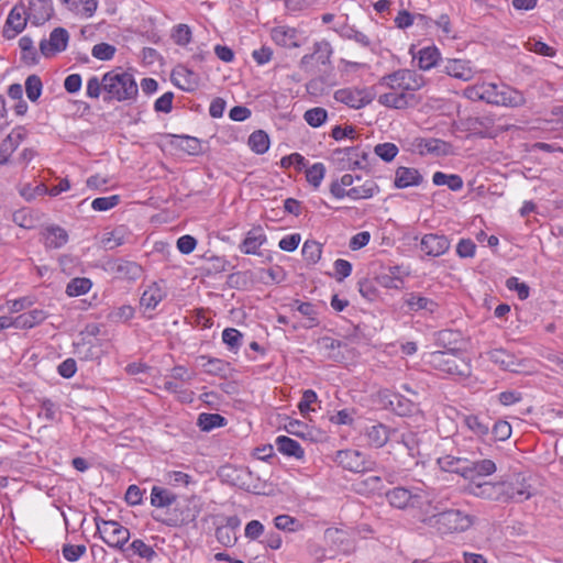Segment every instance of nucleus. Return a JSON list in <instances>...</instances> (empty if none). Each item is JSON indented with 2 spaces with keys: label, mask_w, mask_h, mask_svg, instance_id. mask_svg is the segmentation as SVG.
Here are the masks:
<instances>
[{
  "label": "nucleus",
  "mask_w": 563,
  "mask_h": 563,
  "mask_svg": "<svg viewBox=\"0 0 563 563\" xmlns=\"http://www.w3.org/2000/svg\"><path fill=\"white\" fill-rule=\"evenodd\" d=\"M424 79L411 69H398L380 78L377 87L384 91L378 103L391 109H406L415 102V91L422 88Z\"/></svg>",
  "instance_id": "obj_1"
},
{
  "label": "nucleus",
  "mask_w": 563,
  "mask_h": 563,
  "mask_svg": "<svg viewBox=\"0 0 563 563\" xmlns=\"http://www.w3.org/2000/svg\"><path fill=\"white\" fill-rule=\"evenodd\" d=\"M475 520L474 516L460 509H442L434 497L431 506L421 507L420 522L441 536L465 532Z\"/></svg>",
  "instance_id": "obj_2"
},
{
  "label": "nucleus",
  "mask_w": 563,
  "mask_h": 563,
  "mask_svg": "<svg viewBox=\"0 0 563 563\" xmlns=\"http://www.w3.org/2000/svg\"><path fill=\"white\" fill-rule=\"evenodd\" d=\"M103 100L107 102H125L136 99L139 88L132 74L114 68L103 75Z\"/></svg>",
  "instance_id": "obj_3"
},
{
  "label": "nucleus",
  "mask_w": 563,
  "mask_h": 563,
  "mask_svg": "<svg viewBox=\"0 0 563 563\" xmlns=\"http://www.w3.org/2000/svg\"><path fill=\"white\" fill-rule=\"evenodd\" d=\"M201 511L199 499L196 496L176 498L175 504L166 509L161 521L167 527H183L194 522Z\"/></svg>",
  "instance_id": "obj_4"
},
{
  "label": "nucleus",
  "mask_w": 563,
  "mask_h": 563,
  "mask_svg": "<svg viewBox=\"0 0 563 563\" xmlns=\"http://www.w3.org/2000/svg\"><path fill=\"white\" fill-rule=\"evenodd\" d=\"M386 499L391 507L398 509L417 508L420 519L421 507L431 506L433 494L421 488L409 490L405 487H395L386 493Z\"/></svg>",
  "instance_id": "obj_5"
},
{
  "label": "nucleus",
  "mask_w": 563,
  "mask_h": 563,
  "mask_svg": "<svg viewBox=\"0 0 563 563\" xmlns=\"http://www.w3.org/2000/svg\"><path fill=\"white\" fill-rule=\"evenodd\" d=\"M430 365L450 375L467 376L470 364L453 350L435 351L429 355Z\"/></svg>",
  "instance_id": "obj_6"
},
{
  "label": "nucleus",
  "mask_w": 563,
  "mask_h": 563,
  "mask_svg": "<svg viewBox=\"0 0 563 563\" xmlns=\"http://www.w3.org/2000/svg\"><path fill=\"white\" fill-rule=\"evenodd\" d=\"M97 532L100 538L111 548L123 550L130 539V530L114 520L96 519Z\"/></svg>",
  "instance_id": "obj_7"
},
{
  "label": "nucleus",
  "mask_w": 563,
  "mask_h": 563,
  "mask_svg": "<svg viewBox=\"0 0 563 563\" xmlns=\"http://www.w3.org/2000/svg\"><path fill=\"white\" fill-rule=\"evenodd\" d=\"M332 47L329 42L321 41L314 44L313 53L305 55L300 60V67L306 73L317 75L323 71L322 67L330 64Z\"/></svg>",
  "instance_id": "obj_8"
},
{
  "label": "nucleus",
  "mask_w": 563,
  "mask_h": 563,
  "mask_svg": "<svg viewBox=\"0 0 563 563\" xmlns=\"http://www.w3.org/2000/svg\"><path fill=\"white\" fill-rule=\"evenodd\" d=\"M334 156H336V159L340 162L342 169H366L369 165L368 152L360 146L335 150Z\"/></svg>",
  "instance_id": "obj_9"
},
{
  "label": "nucleus",
  "mask_w": 563,
  "mask_h": 563,
  "mask_svg": "<svg viewBox=\"0 0 563 563\" xmlns=\"http://www.w3.org/2000/svg\"><path fill=\"white\" fill-rule=\"evenodd\" d=\"M69 41V34L64 27L54 29L48 40H42L40 43V51L43 56L52 57L57 53L66 49Z\"/></svg>",
  "instance_id": "obj_10"
},
{
  "label": "nucleus",
  "mask_w": 563,
  "mask_h": 563,
  "mask_svg": "<svg viewBox=\"0 0 563 563\" xmlns=\"http://www.w3.org/2000/svg\"><path fill=\"white\" fill-rule=\"evenodd\" d=\"M334 461L350 472L362 473L369 470L364 455L356 450H340L336 452Z\"/></svg>",
  "instance_id": "obj_11"
},
{
  "label": "nucleus",
  "mask_w": 563,
  "mask_h": 563,
  "mask_svg": "<svg viewBox=\"0 0 563 563\" xmlns=\"http://www.w3.org/2000/svg\"><path fill=\"white\" fill-rule=\"evenodd\" d=\"M334 99L353 109H361L371 102L368 93L357 88L339 89L334 92Z\"/></svg>",
  "instance_id": "obj_12"
},
{
  "label": "nucleus",
  "mask_w": 563,
  "mask_h": 563,
  "mask_svg": "<svg viewBox=\"0 0 563 563\" xmlns=\"http://www.w3.org/2000/svg\"><path fill=\"white\" fill-rule=\"evenodd\" d=\"M108 269L121 279H136L142 275V267L139 264L125 260L109 262Z\"/></svg>",
  "instance_id": "obj_13"
},
{
  "label": "nucleus",
  "mask_w": 563,
  "mask_h": 563,
  "mask_svg": "<svg viewBox=\"0 0 563 563\" xmlns=\"http://www.w3.org/2000/svg\"><path fill=\"white\" fill-rule=\"evenodd\" d=\"M420 247L427 255L437 257L450 249V241L444 235L430 233L421 239Z\"/></svg>",
  "instance_id": "obj_14"
},
{
  "label": "nucleus",
  "mask_w": 563,
  "mask_h": 563,
  "mask_svg": "<svg viewBox=\"0 0 563 563\" xmlns=\"http://www.w3.org/2000/svg\"><path fill=\"white\" fill-rule=\"evenodd\" d=\"M173 82L185 91H194L199 87L200 77L185 66H177L172 73Z\"/></svg>",
  "instance_id": "obj_15"
},
{
  "label": "nucleus",
  "mask_w": 563,
  "mask_h": 563,
  "mask_svg": "<svg viewBox=\"0 0 563 563\" xmlns=\"http://www.w3.org/2000/svg\"><path fill=\"white\" fill-rule=\"evenodd\" d=\"M405 303L410 312L434 313L439 305L433 299L423 296L420 292H409L405 296Z\"/></svg>",
  "instance_id": "obj_16"
},
{
  "label": "nucleus",
  "mask_w": 563,
  "mask_h": 563,
  "mask_svg": "<svg viewBox=\"0 0 563 563\" xmlns=\"http://www.w3.org/2000/svg\"><path fill=\"white\" fill-rule=\"evenodd\" d=\"M197 362L203 368L205 373L209 375L220 376L224 378L228 377L229 374L231 373L230 363L217 357L200 355L197 357Z\"/></svg>",
  "instance_id": "obj_17"
},
{
  "label": "nucleus",
  "mask_w": 563,
  "mask_h": 563,
  "mask_svg": "<svg viewBox=\"0 0 563 563\" xmlns=\"http://www.w3.org/2000/svg\"><path fill=\"white\" fill-rule=\"evenodd\" d=\"M497 467L494 461L484 459L479 461H473L463 465V477L473 479L476 476H488L496 472Z\"/></svg>",
  "instance_id": "obj_18"
},
{
  "label": "nucleus",
  "mask_w": 563,
  "mask_h": 563,
  "mask_svg": "<svg viewBox=\"0 0 563 563\" xmlns=\"http://www.w3.org/2000/svg\"><path fill=\"white\" fill-rule=\"evenodd\" d=\"M379 192V186L372 179H366L361 185H355L341 192L336 190V194L345 196L352 200L371 199Z\"/></svg>",
  "instance_id": "obj_19"
},
{
  "label": "nucleus",
  "mask_w": 563,
  "mask_h": 563,
  "mask_svg": "<svg viewBox=\"0 0 563 563\" xmlns=\"http://www.w3.org/2000/svg\"><path fill=\"white\" fill-rule=\"evenodd\" d=\"M23 13H24L23 5H15L10 11L7 22H5V27L3 31V34L5 37L12 38L18 33H21L24 30V27L26 25V19L23 18Z\"/></svg>",
  "instance_id": "obj_20"
},
{
  "label": "nucleus",
  "mask_w": 563,
  "mask_h": 563,
  "mask_svg": "<svg viewBox=\"0 0 563 563\" xmlns=\"http://www.w3.org/2000/svg\"><path fill=\"white\" fill-rule=\"evenodd\" d=\"M444 71L454 78L468 81L474 75L475 70L472 68L468 60L463 59H449L444 66Z\"/></svg>",
  "instance_id": "obj_21"
},
{
  "label": "nucleus",
  "mask_w": 563,
  "mask_h": 563,
  "mask_svg": "<svg viewBox=\"0 0 563 563\" xmlns=\"http://www.w3.org/2000/svg\"><path fill=\"white\" fill-rule=\"evenodd\" d=\"M423 180L422 175L416 168L400 166L396 169L394 185L397 188L419 186Z\"/></svg>",
  "instance_id": "obj_22"
},
{
  "label": "nucleus",
  "mask_w": 563,
  "mask_h": 563,
  "mask_svg": "<svg viewBox=\"0 0 563 563\" xmlns=\"http://www.w3.org/2000/svg\"><path fill=\"white\" fill-rule=\"evenodd\" d=\"M267 238L262 228L250 230L240 245V250L244 254H260V247L266 242Z\"/></svg>",
  "instance_id": "obj_23"
},
{
  "label": "nucleus",
  "mask_w": 563,
  "mask_h": 563,
  "mask_svg": "<svg viewBox=\"0 0 563 563\" xmlns=\"http://www.w3.org/2000/svg\"><path fill=\"white\" fill-rule=\"evenodd\" d=\"M364 438L368 445L382 448L389 439V431L383 423H374L365 428Z\"/></svg>",
  "instance_id": "obj_24"
},
{
  "label": "nucleus",
  "mask_w": 563,
  "mask_h": 563,
  "mask_svg": "<svg viewBox=\"0 0 563 563\" xmlns=\"http://www.w3.org/2000/svg\"><path fill=\"white\" fill-rule=\"evenodd\" d=\"M272 40L283 47H297V32L288 26H276L271 32Z\"/></svg>",
  "instance_id": "obj_25"
},
{
  "label": "nucleus",
  "mask_w": 563,
  "mask_h": 563,
  "mask_svg": "<svg viewBox=\"0 0 563 563\" xmlns=\"http://www.w3.org/2000/svg\"><path fill=\"white\" fill-rule=\"evenodd\" d=\"M70 11L81 18L93 16L98 9V0H60Z\"/></svg>",
  "instance_id": "obj_26"
},
{
  "label": "nucleus",
  "mask_w": 563,
  "mask_h": 563,
  "mask_svg": "<svg viewBox=\"0 0 563 563\" xmlns=\"http://www.w3.org/2000/svg\"><path fill=\"white\" fill-rule=\"evenodd\" d=\"M504 483H484L472 488L476 497L503 501Z\"/></svg>",
  "instance_id": "obj_27"
},
{
  "label": "nucleus",
  "mask_w": 563,
  "mask_h": 563,
  "mask_svg": "<svg viewBox=\"0 0 563 563\" xmlns=\"http://www.w3.org/2000/svg\"><path fill=\"white\" fill-rule=\"evenodd\" d=\"M275 444L277 450L287 455V456H294L296 459H302L305 455L303 449L300 446V444L286 435H279L275 440Z\"/></svg>",
  "instance_id": "obj_28"
},
{
  "label": "nucleus",
  "mask_w": 563,
  "mask_h": 563,
  "mask_svg": "<svg viewBox=\"0 0 563 563\" xmlns=\"http://www.w3.org/2000/svg\"><path fill=\"white\" fill-rule=\"evenodd\" d=\"M122 553L125 558H130L133 555H137L142 559H146L147 561L153 560L156 556V552L150 545H147L143 540L135 539L132 543L125 548L123 547Z\"/></svg>",
  "instance_id": "obj_29"
},
{
  "label": "nucleus",
  "mask_w": 563,
  "mask_h": 563,
  "mask_svg": "<svg viewBox=\"0 0 563 563\" xmlns=\"http://www.w3.org/2000/svg\"><path fill=\"white\" fill-rule=\"evenodd\" d=\"M47 318V313L42 309H34L26 313L15 317L16 329H31L42 323Z\"/></svg>",
  "instance_id": "obj_30"
},
{
  "label": "nucleus",
  "mask_w": 563,
  "mask_h": 563,
  "mask_svg": "<svg viewBox=\"0 0 563 563\" xmlns=\"http://www.w3.org/2000/svg\"><path fill=\"white\" fill-rule=\"evenodd\" d=\"M176 498L177 496L166 488L159 486L152 488L151 504L154 507L168 509L175 504Z\"/></svg>",
  "instance_id": "obj_31"
},
{
  "label": "nucleus",
  "mask_w": 563,
  "mask_h": 563,
  "mask_svg": "<svg viewBox=\"0 0 563 563\" xmlns=\"http://www.w3.org/2000/svg\"><path fill=\"white\" fill-rule=\"evenodd\" d=\"M44 240L47 247L59 249L67 243L68 234L60 227H51L46 229Z\"/></svg>",
  "instance_id": "obj_32"
},
{
  "label": "nucleus",
  "mask_w": 563,
  "mask_h": 563,
  "mask_svg": "<svg viewBox=\"0 0 563 563\" xmlns=\"http://www.w3.org/2000/svg\"><path fill=\"white\" fill-rule=\"evenodd\" d=\"M163 297L164 294L162 289L156 284H153L148 286L142 294L140 299L141 307L146 310H153L162 301Z\"/></svg>",
  "instance_id": "obj_33"
},
{
  "label": "nucleus",
  "mask_w": 563,
  "mask_h": 563,
  "mask_svg": "<svg viewBox=\"0 0 563 563\" xmlns=\"http://www.w3.org/2000/svg\"><path fill=\"white\" fill-rule=\"evenodd\" d=\"M489 360L505 371L516 372V358L512 354L503 349H495L488 352Z\"/></svg>",
  "instance_id": "obj_34"
},
{
  "label": "nucleus",
  "mask_w": 563,
  "mask_h": 563,
  "mask_svg": "<svg viewBox=\"0 0 563 563\" xmlns=\"http://www.w3.org/2000/svg\"><path fill=\"white\" fill-rule=\"evenodd\" d=\"M19 47L21 49V60L25 65L33 66L38 63L37 52L30 36H22L19 40Z\"/></svg>",
  "instance_id": "obj_35"
},
{
  "label": "nucleus",
  "mask_w": 563,
  "mask_h": 563,
  "mask_svg": "<svg viewBox=\"0 0 563 563\" xmlns=\"http://www.w3.org/2000/svg\"><path fill=\"white\" fill-rule=\"evenodd\" d=\"M529 488H530V486H526V485H522L519 488H515V486L512 484L504 483L503 501H507V500L522 501V500L529 499L532 496Z\"/></svg>",
  "instance_id": "obj_36"
},
{
  "label": "nucleus",
  "mask_w": 563,
  "mask_h": 563,
  "mask_svg": "<svg viewBox=\"0 0 563 563\" xmlns=\"http://www.w3.org/2000/svg\"><path fill=\"white\" fill-rule=\"evenodd\" d=\"M362 178L360 176H353L351 174H344L340 179L333 180L330 185V192L336 199L345 198V196H341L336 194V190L341 192H346V190L354 186L355 181H361Z\"/></svg>",
  "instance_id": "obj_37"
},
{
  "label": "nucleus",
  "mask_w": 563,
  "mask_h": 563,
  "mask_svg": "<svg viewBox=\"0 0 563 563\" xmlns=\"http://www.w3.org/2000/svg\"><path fill=\"white\" fill-rule=\"evenodd\" d=\"M525 103L526 98L522 92L509 87H504L500 90L499 104L506 107H521Z\"/></svg>",
  "instance_id": "obj_38"
},
{
  "label": "nucleus",
  "mask_w": 563,
  "mask_h": 563,
  "mask_svg": "<svg viewBox=\"0 0 563 563\" xmlns=\"http://www.w3.org/2000/svg\"><path fill=\"white\" fill-rule=\"evenodd\" d=\"M393 411L399 416H409L417 410L416 405L400 395H394L389 400Z\"/></svg>",
  "instance_id": "obj_39"
},
{
  "label": "nucleus",
  "mask_w": 563,
  "mask_h": 563,
  "mask_svg": "<svg viewBox=\"0 0 563 563\" xmlns=\"http://www.w3.org/2000/svg\"><path fill=\"white\" fill-rule=\"evenodd\" d=\"M440 53L435 47H424L420 49L418 65L420 69L428 70L437 65Z\"/></svg>",
  "instance_id": "obj_40"
},
{
  "label": "nucleus",
  "mask_w": 563,
  "mask_h": 563,
  "mask_svg": "<svg viewBox=\"0 0 563 563\" xmlns=\"http://www.w3.org/2000/svg\"><path fill=\"white\" fill-rule=\"evenodd\" d=\"M464 424L471 430L475 435L483 438L489 432V424L482 420L478 416L468 415L464 417Z\"/></svg>",
  "instance_id": "obj_41"
},
{
  "label": "nucleus",
  "mask_w": 563,
  "mask_h": 563,
  "mask_svg": "<svg viewBox=\"0 0 563 563\" xmlns=\"http://www.w3.org/2000/svg\"><path fill=\"white\" fill-rule=\"evenodd\" d=\"M249 145L257 154H264L269 147L268 135L262 131L253 132L249 137Z\"/></svg>",
  "instance_id": "obj_42"
},
{
  "label": "nucleus",
  "mask_w": 563,
  "mask_h": 563,
  "mask_svg": "<svg viewBox=\"0 0 563 563\" xmlns=\"http://www.w3.org/2000/svg\"><path fill=\"white\" fill-rule=\"evenodd\" d=\"M91 285L92 284L88 278H74L68 283L66 287V294L70 297L85 295L90 290Z\"/></svg>",
  "instance_id": "obj_43"
},
{
  "label": "nucleus",
  "mask_w": 563,
  "mask_h": 563,
  "mask_svg": "<svg viewBox=\"0 0 563 563\" xmlns=\"http://www.w3.org/2000/svg\"><path fill=\"white\" fill-rule=\"evenodd\" d=\"M525 48L529 52H533L541 56L553 57L556 54V49L537 38H529L525 43Z\"/></svg>",
  "instance_id": "obj_44"
},
{
  "label": "nucleus",
  "mask_w": 563,
  "mask_h": 563,
  "mask_svg": "<svg viewBox=\"0 0 563 563\" xmlns=\"http://www.w3.org/2000/svg\"><path fill=\"white\" fill-rule=\"evenodd\" d=\"M225 419L218 413H201L198 417V426L202 431H210L213 428L224 424Z\"/></svg>",
  "instance_id": "obj_45"
},
{
  "label": "nucleus",
  "mask_w": 563,
  "mask_h": 563,
  "mask_svg": "<svg viewBox=\"0 0 563 563\" xmlns=\"http://www.w3.org/2000/svg\"><path fill=\"white\" fill-rule=\"evenodd\" d=\"M439 465L446 472L459 473L463 476V465L467 463V460L446 455L438 460Z\"/></svg>",
  "instance_id": "obj_46"
},
{
  "label": "nucleus",
  "mask_w": 563,
  "mask_h": 563,
  "mask_svg": "<svg viewBox=\"0 0 563 563\" xmlns=\"http://www.w3.org/2000/svg\"><path fill=\"white\" fill-rule=\"evenodd\" d=\"M43 84L37 75H30L25 80V91L27 98L35 102L42 93Z\"/></svg>",
  "instance_id": "obj_47"
},
{
  "label": "nucleus",
  "mask_w": 563,
  "mask_h": 563,
  "mask_svg": "<svg viewBox=\"0 0 563 563\" xmlns=\"http://www.w3.org/2000/svg\"><path fill=\"white\" fill-rule=\"evenodd\" d=\"M325 175V167L322 163H314L312 166L307 168L306 170V178L307 181L313 186L314 188H318Z\"/></svg>",
  "instance_id": "obj_48"
},
{
  "label": "nucleus",
  "mask_w": 563,
  "mask_h": 563,
  "mask_svg": "<svg viewBox=\"0 0 563 563\" xmlns=\"http://www.w3.org/2000/svg\"><path fill=\"white\" fill-rule=\"evenodd\" d=\"M303 118L310 126L318 128L327 121L328 112L325 109L317 107L307 110Z\"/></svg>",
  "instance_id": "obj_49"
},
{
  "label": "nucleus",
  "mask_w": 563,
  "mask_h": 563,
  "mask_svg": "<svg viewBox=\"0 0 563 563\" xmlns=\"http://www.w3.org/2000/svg\"><path fill=\"white\" fill-rule=\"evenodd\" d=\"M243 334L234 329L227 328L222 332V341L228 345L231 351L236 352L242 344Z\"/></svg>",
  "instance_id": "obj_50"
},
{
  "label": "nucleus",
  "mask_w": 563,
  "mask_h": 563,
  "mask_svg": "<svg viewBox=\"0 0 563 563\" xmlns=\"http://www.w3.org/2000/svg\"><path fill=\"white\" fill-rule=\"evenodd\" d=\"M172 38L177 45L185 46L191 41V30L187 24H177L172 31Z\"/></svg>",
  "instance_id": "obj_51"
},
{
  "label": "nucleus",
  "mask_w": 563,
  "mask_h": 563,
  "mask_svg": "<svg viewBox=\"0 0 563 563\" xmlns=\"http://www.w3.org/2000/svg\"><path fill=\"white\" fill-rule=\"evenodd\" d=\"M120 202V197L118 195H113L110 197H100L93 199L91 202V207L96 211H108L114 207H117Z\"/></svg>",
  "instance_id": "obj_52"
},
{
  "label": "nucleus",
  "mask_w": 563,
  "mask_h": 563,
  "mask_svg": "<svg viewBox=\"0 0 563 563\" xmlns=\"http://www.w3.org/2000/svg\"><path fill=\"white\" fill-rule=\"evenodd\" d=\"M124 242V234L122 230H113L112 232L106 233L101 240V244L107 250H113L117 246L122 245Z\"/></svg>",
  "instance_id": "obj_53"
},
{
  "label": "nucleus",
  "mask_w": 563,
  "mask_h": 563,
  "mask_svg": "<svg viewBox=\"0 0 563 563\" xmlns=\"http://www.w3.org/2000/svg\"><path fill=\"white\" fill-rule=\"evenodd\" d=\"M374 152L385 162H390L398 153V147L394 143L377 144Z\"/></svg>",
  "instance_id": "obj_54"
},
{
  "label": "nucleus",
  "mask_w": 563,
  "mask_h": 563,
  "mask_svg": "<svg viewBox=\"0 0 563 563\" xmlns=\"http://www.w3.org/2000/svg\"><path fill=\"white\" fill-rule=\"evenodd\" d=\"M115 47L108 43H99L92 47L91 54L100 60H109L114 56Z\"/></svg>",
  "instance_id": "obj_55"
},
{
  "label": "nucleus",
  "mask_w": 563,
  "mask_h": 563,
  "mask_svg": "<svg viewBox=\"0 0 563 563\" xmlns=\"http://www.w3.org/2000/svg\"><path fill=\"white\" fill-rule=\"evenodd\" d=\"M482 98L488 103L499 104L500 90L495 84H482Z\"/></svg>",
  "instance_id": "obj_56"
},
{
  "label": "nucleus",
  "mask_w": 563,
  "mask_h": 563,
  "mask_svg": "<svg viewBox=\"0 0 563 563\" xmlns=\"http://www.w3.org/2000/svg\"><path fill=\"white\" fill-rule=\"evenodd\" d=\"M275 527L279 530L296 531L299 529L300 523L294 517L288 515H279L274 519Z\"/></svg>",
  "instance_id": "obj_57"
},
{
  "label": "nucleus",
  "mask_w": 563,
  "mask_h": 563,
  "mask_svg": "<svg viewBox=\"0 0 563 563\" xmlns=\"http://www.w3.org/2000/svg\"><path fill=\"white\" fill-rule=\"evenodd\" d=\"M302 254L308 261L316 263L321 257V245L316 241H306L302 246Z\"/></svg>",
  "instance_id": "obj_58"
},
{
  "label": "nucleus",
  "mask_w": 563,
  "mask_h": 563,
  "mask_svg": "<svg viewBox=\"0 0 563 563\" xmlns=\"http://www.w3.org/2000/svg\"><path fill=\"white\" fill-rule=\"evenodd\" d=\"M292 308H295L297 311H299L302 316L307 317L311 321V324H309L308 327H313L317 324L316 323L317 312H316L314 306L312 303L300 302L299 300H295L292 303Z\"/></svg>",
  "instance_id": "obj_59"
},
{
  "label": "nucleus",
  "mask_w": 563,
  "mask_h": 563,
  "mask_svg": "<svg viewBox=\"0 0 563 563\" xmlns=\"http://www.w3.org/2000/svg\"><path fill=\"white\" fill-rule=\"evenodd\" d=\"M86 552L84 544H65L63 547V555L69 562L77 561Z\"/></svg>",
  "instance_id": "obj_60"
},
{
  "label": "nucleus",
  "mask_w": 563,
  "mask_h": 563,
  "mask_svg": "<svg viewBox=\"0 0 563 563\" xmlns=\"http://www.w3.org/2000/svg\"><path fill=\"white\" fill-rule=\"evenodd\" d=\"M506 286L509 290H516L519 299L525 300L529 297V286L525 283H519L517 277H509L506 280Z\"/></svg>",
  "instance_id": "obj_61"
},
{
  "label": "nucleus",
  "mask_w": 563,
  "mask_h": 563,
  "mask_svg": "<svg viewBox=\"0 0 563 563\" xmlns=\"http://www.w3.org/2000/svg\"><path fill=\"white\" fill-rule=\"evenodd\" d=\"M493 434L496 440L505 441L511 435V426L504 420L497 421L493 427Z\"/></svg>",
  "instance_id": "obj_62"
},
{
  "label": "nucleus",
  "mask_w": 563,
  "mask_h": 563,
  "mask_svg": "<svg viewBox=\"0 0 563 563\" xmlns=\"http://www.w3.org/2000/svg\"><path fill=\"white\" fill-rule=\"evenodd\" d=\"M174 93L168 91L161 96L154 103V109L157 112L169 113L173 108Z\"/></svg>",
  "instance_id": "obj_63"
},
{
  "label": "nucleus",
  "mask_w": 563,
  "mask_h": 563,
  "mask_svg": "<svg viewBox=\"0 0 563 563\" xmlns=\"http://www.w3.org/2000/svg\"><path fill=\"white\" fill-rule=\"evenodd\" d=\"M103 91V78L99 80L98 77L92 76L87 81V96L92 99H98Z\"/></svg>",
  "instance_id": "obj_64"
}]
</instances>
